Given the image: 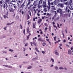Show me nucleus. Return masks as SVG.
Returning <instances> with one entry per match:
<instances>
[{"instance_id": "1", "label": "nucleus", "mask_w": 73, "mask_h": 73, "mask_svg": "<svg viewBox=\"0 0 73 73\" xmlns=\"http://www.w3.org/2000/svg\"><path fill=\"white\" fill-rule=\"evenodd\" d=\"M42 5L43 8H46V2L44 1L43 2Z\"/></svg>"}, {"instance_id": "2", "label": "nucleus", "mask_w": 73, "mask_h": 73, "mask_svg": "<svg viewBox=\"0 0 73 73\" xmlns=\"http://www.w3.org/2000/svg\"><path fill=\"white\" fill-rule=\"evenodd\" d=\"M48 1V4L49 5V6H47V7L48 9V10H49V9H50V1Z\"/></svg>"}, {"instance_id": "3", "label": "nucleus", "mask_w": 73, "mask_h": 73, "mask_svg": "<svg viewBox=\"0 0 73 73\" xmlns=\"http://www.w3.org/2000/svg\"><path fill=\"white\" fill-rule=\"evenodd\" d=\"M62 10L61 9L59 8L57 10V12L58 13L62 12Z\"/></svg>"}, {"instance_id": "4", "label": "nucleus", "mask_w": 73, "mask_h": 73, "mask_svg": "<svg viewBox=\"0 0 73 73\" xmlns=\"http://www.w3.org/2000/svg\"><path fill=\"white\" fill-rule=\"evenodd\" d=\"M63 4H61V3H59L58 4V6H59L60 7H60L62 8L63 7H64V6H63Z\"/></svg>"}, {"instance_id": "5", "label": "nucleus", "mask_w": 73, "mask_h": 73, "mask_svg": "<svg viewBox=\"0 0 73 73\" xmlns=\"http://www.w3.org/2000/svg\"><path fill=\"white\" fill-rule=\"evenodd\" d=\"M5 4L6 5H5ZM5 4H4L3 5V8H6V9H7V3H5Z\"/></svg>"}, {"instance_id": "6", "label": "nucleus", "mask_w": 73, "mask_h": 73, "mask_svg": "<svg viewBox=\"0 0 73 73\" xmlns=\"http://www.w3.org/2000/svg\"><path fill=\"white\" fill-rule=\"evenodd\" d=\"M3 66H5V67H7V68H12V67L11 66H9L8 65H3Z\"/></svg>"}, {"instance_id": "7", "label": "nucleus", "mask_w": 73, "mask_h": 73, "mask_svg": "<svg viewBox=\"0 0 73 73\" xmlns=\"http://www.w3.org/2000/svg\"><path fill=\"white\" fill-rule=\"evenodd\" d=\"M60 17L59 16H58L57 18H55L54 19V21H57V20H59V19H60Z\"/></svg>"}, {"instance_id": "8", "label": "nucleus", "mask_w": 73, "mask_h": 73, "mask_svg": "<svg viewBox=\"0 0 73 73\" xmlns=\"http://www.w3.org/2000/svg\"><path fill=\"white\" fill-rule=\"evenodd\" d=\"M41 21H42V19H39L38 20V24H40L41 23Z\"/></svg>"}, {"instance_id": "9", "label": "nucleus", "mask_w": 73, "mask_h": 73, "mask_svg": "<svg viewBox=\"0 0 73 73\" xmlns=\"http://www.w3.org/2000/svg\"><path fill=\"white\" fill-rule=\"evenodd\" d=\"M31 31H29V28H28L27 30V33L28 34H29V35H31V34L30 33Z\"/></svg>"}, {"instance_id": "10", "label": "nucleus", "mask_w": 73, "mask_h": 73, "mask_svg": "<svg viewBox=\"0 0 73 73\" xmlns=\"http://www.w3.org/2000/svg\"><path fill=\"white\" fill-rule=\"evenodd\" d=\"M68 54L69 55H71L72 54V51L70 50H69L68 51Z\"/></svg>"}, {"instance_id": "11", "label": "nucleus", "mask_w": 73, "mask_h": 73, "mask_svg": "<svg viewBox=\"0 0 73 73\" xmlns=\"http://www.w3.org/2000/svg\"><path fill=\"white\" fill-rule=\"evenodd\" d=\"M10 9H9L10 12H13L14 11V10L12 9V8H11Z\"/></svg>"}, {"instance_id": "12", "label": "nucleus", "mask_w": 73, "mask_h": 73, "mask_svg": "<svg viewBox=\"0 0 73 73\" xmlns=\"http://www.w3.org/2000/svg\"><path fill=\"white\" fill-rule=\"evenodd\" d=\"M48 6H46V7H44V11L45 12H47V8L48 9Z\"/></svg>"}, {"instance_id": "13", "label": "nucleus", "mask_w": 73, "mask_h": 73, "mask_svg": "<svg viewBox=\"0 0 73 73\" xmlns=\"http://www.w3.org/2000/svg\"><path fill=\"white\" fill-rule=\"evenodd\" d=\"M35 42H36V40H34L33 41V45H35V46H37V45L36 44Z\"/></svg>"}, {"instance_id": "14", "label": "nucleus", "mask_w": 73, "mask_h": 73, "mask_svg": "<svg viewBox=\"0 0 73 73\" xmlns=\"http://www.w3.org/2000/svg\"><path fill=\"white\" fill-rule=\"evenodd\" d=\"M66 10L67 12H68V13H69L70 12V10L69 9L68 10V7H66Z\"/></svg>"}, {"instance_id": "15", "label": "nucleus", "mask_w": 73, "mask_h": 73, "mask_svg": "<svg viewBox=\"0 0 73 73\" xmlns=\"http://www.w3.org/2000/svg\"><path fill=\"white\" fill-rule=\"evenodd\" d=\"M55 54L57 56H58V55H59V54L57 52L56 50L55 51Z\"/></svg>"}, {"instance_id": "16", "label": "nucleus", "mask_w": 73, "mask_h": 73, "mask_svg": "<svg viewBox=\"0 0 73 73\" xmlns=\"http://www.w3.org/2000/svg\"><path fill=\"white\" fill-rule=\"evenodd\" d=\"M38 41H42V40L40 38H39L38 40Z\"/></svg>"}, {"instance_id": "17", "label": "nucleus", "mask_w": 73, "mask_h": 73, "mask_svg": "<svg viewBox=\"0 0 73 73\" xmlns=\"http://www.w3.org/2000/svg\"><path fill=\"white\" fill-rule=\"evenodd\" d=\"M10 0H5V2L6 3H9L10 2Z\"/></svg>"}, {"instance_id": "18", "label": "nucleus", "mask_w": 73, "mask_h": 73, "mask_svg": "<svg viewBox=\"0 0 73 73\" xmlns=\"http://www.w3.org/2000/svg\"><path fill=\"white\" fill-rule=\"evenodd\" d=\"M25 6V5H24V3L23 4H22L21 6L20 7V8L22 7V8H23V7H24Z\"/></svg>"}, {"instance_id": "19", "label": "nucleus", "mask_w": 73, "mask_h": 73, "mask_svg": "<svg viewBox=\"0 0 73 73\" xmlns=\"http://www.w3.org/2000/svg\"><path fill=\"white\" fill-rule=\"evenodd\" d=\"M35 50H36V51H37V52H38V53L40 52V51L39 50H38L37 48V47L35 48Z\"/></svg>"}, {"instance_id": "20", "label": "nucleus", "mask_w": 73, "mask_h": 73, "mask_svg": "<svg viewBox=\"0 0 73 73\" xmlns=\"http://www.w3.org/2000/svg\"><path fill=\"white\" fill-rule=\"evenodd\" d=\"M13 23H14V22H13L11 23H8L7 24V25H12L13 24Z\"/></svg>"}, {"instance_id": "21", "label": "nucleus", "mask_w": 73, "mask_h": 73, "mask_svg": "<svg viewBox=\"0 0 73 73\" xmlns=\"http://www.w3.org/2000/svg\"><path fill=\"white\" fill-rule=\"evenodd\" d=\"M36 1H34V3H33V4L34 5V6L35 7L37 6V4H36Z\"/></svg>"}, {"instance_id": "22", "label": "nucleus", "mask_w": 73, "mask_h": 73, "mask_svg": "<svg viewBox=\"0 0 73 73\" xmlns=\"http://www.w3.org/2000/svg\"><path fill=\"white\" fill-rule=\"evenodd\" d=\"M59 69L60 70H61L62 69H64V68L62 67H59Z\"/></svg>"}, {"instance_id": "23", "label": "nucleus", "mask_w": 73, "mask_h": 73, "mask_svg": "<svg viewBox=\"0 0 73 73\" xmlns=\"http://www.w3.org/2000/svg\"><path fill=\"white\" fill-rule=\"evenodd\" d=\"M3 17H4V19H6V18H8L7 16H6L5 15H4Z\"/></svg>"}, {"instance_id": "24", "label": "nucleus", "mask_w": 73, "mask_h": 73, "mask_svg": "<svg viewBox=\"0 0 73 73\" xmlns=\"http://www.w3.org/2000/svg\"><path fill=\"white\" fill-rule=\"evenodd\" d=\"M36 11L38 12V13H39L41 12V10L36 9Z\"/></svg>"}, {"instance_id": "25", "label": "nucleus", "mask_w": 73, "mask_h": 73, "mask_svg": "<svg viewBox=\"0 0 73 73\" xmlns=\"http://www.w3.org/2000/svg\"><path fill=\"white\" fill-rule=\"evenodd\" d=\"M39 4H42V0H40L39 1Z\"/></svg>"}, {"instance_id": "26", "label": "nucleus", "mask_w": 73, "mask_h": 73, "mask_svg": "<svg viewBox=\"0 0 73 73\" xmlns=\"http://www.w3.org/2000/svg\"><path fill=\"white\" fill-rule=\"evenodd\" d=\"M55 69L56 70H58V68L57 66H55Z\"/></svg>"}, {"instance_id": "27", "label": "nucleus", "mask_w": 73, "mask_h": 73, "mask_svg": "<svg viewBox=\"0 0 73 73\" xmlns=\"http://www.w3.org/2000/svg\"><path fill=\"white\" fill-rule=\"evenodd\" d=\"M54 3L55 5H57V2H56V0H55Z\"/></svg>"}, {"instance_id": "28", "label": "nucleus", "mask_w": 73, "mask_h": 73, "mask_svg": "<svg viewBox=\"0 0 73 73\" xmlns=\"http://www.w3.org/2000/svg\"><path fill=\"white\" fill-rule=\"evenodd\" d=\"M9 52H13V50L12 49H10L9 50Z\"/></svg>"}, {"instance_id": "29", "label": "nucleus", "mask_w": 73, "mask_h": 73, "mask_svg": "<svg viewBox=\"0 0 73 73\" xmlns=\"http://www.w3.org/2000/svg\"><path fill=\"white\" fill-rule=\"evenodd\" d=\"M56 15H54L52 19V20H53L54 19V18H55V17H56Z\"/></svg>"}, {"instance_id": "30", "label": "nucleus", "mask_w": 73, "mask_h": 73, "mask_svg": "<svg viewBox=\"0 0 73 73\" xmlns=\"http://www.w3.org/2000/svg\"><path fill=\"white\" fill-rule=\"evenodd\" d=\"M30 35H28L27 38V40H28V39H29V36H30Z\"/></svg>"}, {"instance_id": "31", "label": "nucleus", "mask_w": 73, "mask_h": 73, "mask_svg": "<svg viewBox=\"0 0 73 73\" xmlns=\"http://www.w3.org/2000/svg\"><path fill=\"white\" fill-rule=\"evenodd\" d=\"M11 1L13 3H16V0H12Z\"/></svg>"}, {"instance_id": "32", "label": "nucleus", "mask_w": 73, "mask_h": 73, "mask_svg": "<svg viewBox=\"0 0 73 73\" xmlns=\"http://www.w3.org/2000/svg\"><path fill=\"white\" fill-rule=\"evenodd\" d=\"M32 68V66H30L27 67V69H31Z\"/></svg>"}, {"instance_id": "33", "label": "nucleus", "mask_w": 73, "mask_h": 73, "mask_svg": "<svg viewBox=\"0 0 73 73\" xmlns=\"http://www.w3.org/2000/svg\"><path fill=\"white\" fill-rule=\"evenodd\" d=\"M30 4H31V2H28L27 6H28V5H29Z\"/></svg>"}, {"instance_id": "34", "label": "nucleus", "mask_w": 73, "mask_h": 73, "mask_svg": "<svg viewBox=\"0 0 73 73\" xmlns=\"http://www.w3.org/2000/svg\"><path fill=\"white\" fill-rule=\"evenodd\" d=\"M3 53H5V54H7V52L5 51H3Z\"/></svg>"}, {"instance_id": "35", "label": "nucleus", "mask_w": 73, "mask_h": 73, "mask_svg": "<svg viewBox=\"0 0 73 73\" xmlns=\"http://www.w3.org/2000/svg\"><path fill=\"white\" fill-rule=\"evenodd\" d=\"M51 60L52 62H54V59L52 58H51Z\"/></svg>"}, {"instance_id": "36", "label": "nucleus", "mask_w": 73, "mask_h": 73, "mask_svg": "<svg viewBox=\"0 0 73 73\" xmlns=\"http://www.w3.org/2000/svg\"><path fill=\"white\" fill-rule=\"evenodd\" d=\"M38 8H42V6H41L38 5Z\"/></svg>"}, {"instance_id": "37", "label": "nucleus", "mask_w": 73, "mask_h": 73, "mask_svg": "<svg viewBox=\"0 0 73 73\" xmlns=\"http://www.w3.org/2000/svg\"><path fill=\"white\" fill-rule=\"evenodd\" d=\"M7 7L9 9H10V8H11V6H10V5H8Z\"/></svg>"}, {"instance_id": "38", "label": "nucleus", "mask_w": 73, "mask_h": 73, "mask_svg": "<svg viewBox=\"0 0 73 73\" xmlns=\"http://www.w3.org/2000/svg\"><path fill=\"white\" fill-rule=\"evenodd\" d=\"M45 25L46 27H48V25L46 23H45Z\"/></svg>"}, {"instance_id": "39", "label": "nucleus", "mask_w": 73, "mask_h": 73, "mask_svg": "<svg viewBox=\"0 0 73 73\" xmlns=\"http://www.w3.org/2000/svg\"><path fill=\"white\" fill-rule=\"evenodd\" d=\"M30 18V17L28 15H27V20H28Z\"/></svg>"}, {"instance_id": "40", "label": "nucleus", "mask_w": 73, "mask_h": 73, "mask_svg": "<svg viewBox=\"0 0 73 73\" xmlns=\"http://www.w3.org/2000/svg\"><path fill=\"white\" fill-rule=\"evenodd\" d=\"M56 36L54 37V40L55 41H56Z\"/></svg>"}, {"instance_id": "41", "label": "nucleus", "mask_w": 73, "mask_h": 73, "mask_svg": "<svg viewBox=\"0 0 73 73\" xmlns=\"http://www.w3.org/2000/svg\"><path fill=\"white\" fill-rule=\"evenodd\" d=\"M45 45H46V43H42V45L43 46H45Z\"/></svg>"}, {"instance_id": "42", "label": "nucleus", "mask_w": 73, "mask_h": 73, "mask_svg": "<svg viewBox=\"0 0 73 73\" xmlns=\"http://www.w3.org/2000/svg\"><path fill=\"white\" fill-rule=\"evenodd\" d=\"M23 33L24 34L25 33V29H24L23 30Z\"/></svg>"}, {"instance_id": "43", "label": "nucleus", "mask_w": 73, "mask_h": 73, "mask_svg": "<svg viewBox=\"0 0 73 73\" xmlns=\"http://www.w3.org/2000/svg\"><path fill=\"white\" fill-rule=\"evenodd\" d=\"M68 2H66V3H65V4L66 5H68Z\"/></svg>"}, {"instance_id": "44", "label": "nucleus", "mask_w": 73, "mask_h": 73, "mask_svg": "<svg viewBox=\"0 0 73 73\" xmlns=\"http://www.w3.org/2000/svg\"><path fill=\"white\" fill-rule=\"evenodd\" d=\"M23 52H25V50H26V48H23Z\"/></svg>"}, {"instance_id": "45", "label": "nucleus", "mask_w": 73, "mask_h": 73, "mask_svg": "<svg viewBox=\"0 0 73 73\" xmlns=\"http://www.w3.org/2000/svg\"><path fill=\"white\" fill-rule=\"evenodd\" d=\"M38 58V57H36V58H35L33 59V60H36V59H37Z\"/></svg>"}, {"instance_id": "46", "label": "nucleus", "mask_w": 73, "mask_h": 73, "mask_svg": "<svg viewBox=\"0 0 73 73\" xmlns=\"http://www.w3.org/2000/svg\"><path fill=\"white\" fill-rule=\"evenodd\" d=\"M28 43H27L26 44H25V46H27V45H28Z\"/></svg>"}, {"instance_id": "47", "label": "nucleus", "mask_w": 73, "mask_h": 73, "mask_svg": "<svg viewBox=\"0 0 73 73\" xmlns=\"http://www.w3.org/2000/svg\"><path fill=\"white\" fill-rule=\"evenodd\" d=\"M56 3H59V2H60V0H56Z\"/></svg>"}, {"instance_id": "48", "label": "nucleus", "mask_w": 73, "mask_h": 73, "mask_svg": "<svg viewBox=\"0 0 73 73\" xmlns=\"http://www.w3.org/2000/svg\"><path fill=\"white\" fill-rule=\"evenodd\" d=\"M33 27L34 28H35V25L34 24H33Z\"/></svg>"}, {"instance_id": "49", "label": "nucleus", "mask_w": 73, "mask_h": 73, "mask_svg": "<svg viewBox=\"0 0 73 73\" xmlns=\"http://www.w3.org/2000/svg\"><path fill=\"white\" fill-rule=\"evenodd\" d=\"M53 3L54 2H52L51 3V4L52 5H54V4H53Z\"/></svg>"}, {"instance_id": "50", "label": "nucleus", "mask_w": 73, "mask_h": 73, "mask_svg": "<svg viewBox=\"0 0 73 73\" xmlns=\"http://www.w3.org/2000/svg\"><path fill=\"white\" fill-rule=\"evenodd\" d=\"M20 28L21 29H22L23 27H22V25L21 24L20 25Z\"/></svg>"}, {"instance_id": "51", "label": "nucleus", "mask_w": 73, "mask_h": 73, "mask_svg": "<svg viewBox=\"0 0 73 73\" xmlns=\"http://www.w3.org/2000/svg\"><path fill=\"white\" fill-rule=\"evenodd\" d=\"M34 11L35 12L34 13H36V9H34Z\"/></svg>"}, {"instance_id": "52", "label": "nucleus", "mask_w": 73, "mask_h": 73, "mask_svg": "<svg viewBox=\"0 0 73 73\" xmlns=\"http://www.w3.org/2000/svg\"><path fill=\"white\" fill-rule=\"evenodd\" d=\"M59 13H60V15L61 16L62 15V12H60Z\"/></svg>"}, {"instance_id": "53", "label": "nucleus", "mask_w": 73, "mask_h": 73, "mask_svg": "<svg viewBox=\"0 0 73 73\" xmlns=\"http://www.w3.org/2000/svg\"><path fill=\"white\" fill-rule=\"evenodd\" d=\"M57 27H58V28H60V26L59 25V24L57 23Z\"/></svg>"}, {"instance_id": "54", "label": "nucleus", "mask_w": 73, "mask_h": 73, "mask_svg": "<svg viewBox=\"0 0 73 73\" xmlns=\"http://www.w3.org/2000/svg\"><path fill=\"white\" fill-rule=\"evenodd\" d=\"M42 53H43V54H44L45 53V52H44V51H42Z\"/></svg>"}, {"instance_id": "55", "label": "nucleus", "mask_w": 73, "mask_h": 73, "mask_svg": "<svg viewBox=\"0 0 73 73\" xmlns=\"http://www.w3.org/2000/svg\"><path fill=\"white\" fill-rule=\"evenodd\" d=\"M53 26V27H55V28H56V29H57V27L56 26H55V25H54Z\"/></svg>"}, {"instance_id": "56", "label": "nucleus", "mask_w": 73, "mask_h": 73, "mask_svg": "<svg viewBox=\"0 0 73 73\" xmlns=\"http://www.w3.org/2000/svg\"><path fill=\"white\" fill-rule=\"evenodd\" d=\"M45 16H44V17H42V19H45Z\"/></svg>"}, {"instance_id": "57", "label": "nucleus", "mask_w": 73, "mask_h": 73, "mask_svg": "<svg viewBox=\"0 0 73 73\" xmlns=\"http://www.w3.org/2000/svg\"><path fill=\"white\" fill-rule=\"evenodd\" d=\"M37 15H38V16H40V14L38 13L37 14Z\"/></svg>"}, {"instance_id": "58", "label": "nucleus", "mask_w": 73, "mask_h": 73, "mask_svg": "<svg viewBox=\"0 0 73 73\" xmlns=\"http://www.w3.org/2000/svg\"><path fill=\"white\" fill-rule=\"evenodd\" d=\"M30 44H31V46H32V44H33V43H32V42H31Z\"/></svg>"}, {"instance_id": "59", "label": "nucleus", "mask_w": 73, "mask_h": 73, "mask_svg": "<svg viewBox=\"0 0 73 73\" xmlns=\"http://www.w3.org/2000/svg\"><path fill=\"white\" fill-rule=\"evenodd\" d=\"M49 30L50 31V29H51V27H50V26H49Z\"/></svg>"}, {"instance_id": "60", "label": "nucleus", "mask_w": 73, "mask_h": 73, "mask_svg": "<svg viewBox=\"0 0 73 73\" xmlns=\"http://www.w3.org/2000/svg\"><path fill=\"white\" fill-rule=\"evenodd\" d=\"M57 43H58V41H57L56 42H55V44H57Z\"/></svg>"}, {"instance_id": "61", "label": "nucleus", "mask_w": 73, "mask_h": 73, "mask_svg": "<svg viewBox=\"0 0 73 73\" xmlns=\"http://www.w3.org/2000/svg\"><path fill=\"white\" fill-rule=\"evenodd\" d=\"M63 42L64 43L65 42H66V40L65 39L64 40H63Z\"/></svg>"}, {"instance_id": "62", "label": "nucleus", "mask_w": 73, "mask_h": 73, "mask_svg": "<svg viewBox=\"0 0 73 73\" xmlns=\"http://www.w3.org/2000/svg\"><path fill=\"white\" fill-rule=\"evenodd\" d=\"M10 4H13V3H12V1L11 2H10Z\"/></svg>"}, {"instance_id": "63", "label": "nucleus", "mask_w": 73, "mask_h": 73, "mask_svg": "<svg viewBox=\"0 0 73 73\" xmlns=\"http://www.w3.org/2000/svg\"><path fill=\"white\" fill-rule=\"evenodd\" d=\"M14 57H17V55H15L14 56Z\"/></svg>"}, {"instance_id": "64", "label": "nucleus", "mask_w": 73, "mask_h": 73, "mask_svg": "<svg viewBox=\"0 0 73 73\" xmlns=\"http://www.w3.org/2000/svg\"><path fill=\"white\" fill-rule=\"evenodd\" d=\"M73 47H72L71 48V50H73Z\"/></svg>"}]
</instances>
